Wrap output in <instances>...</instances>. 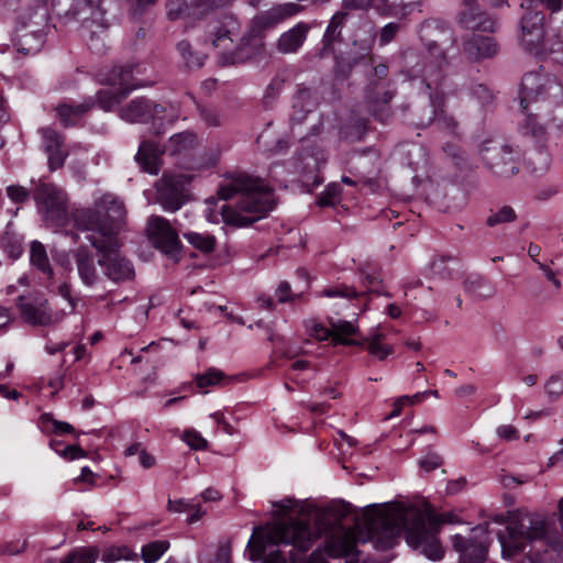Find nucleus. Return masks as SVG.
Wrapping results in <instances>:
<instances>
[{"label":"nucleus","instance_id":"1","mask_svg":"<svg viewBox=\"0 0 563 563\" xmlns=\"http://www.w3.org/2000/svg\"><path fill=\"white\" fill-rule=\"evenodd\" d=\"M452 512L437 515L432 510L417 507L396 508L390 506L366 507L355 518L353 528L344 532L339 549L329 548L330 556L353 554L357 543L372 542L379 551L391 549L404 530L407 543L432 561L443 558L444 551L437 534L442 523H456Z\"/></svg>","mask_w":563,"mask_h":563},{"label":"nucleus","instance_id":"2","mask_svg":"<svg viewBox=\"0 0 563 563\" xmlns=\"http://www.w3.org/2000/svg\"><path fill=\"white\" fill-rule=\"evenodd\" d=\"M218 194L222 200L238 195L235 206L223 203L220 216L224 223L245 227L265 217L275 206L273 192L265 183L245 174L233 177Z\"/></svg>","mask_w":563,"mask_h":563},{"label":"nucleus","instance_id":"3","mask_svg":"<svg viewBox=\"0 0 563 563\" xmlns=\"http://www.w3.org/2000/svg\"><path fill=\"white\" fill-rule=\"evenodd\" d=\"M124 203L111 194L98 198L92 208L74 212L75 227L97 251H106L117 242L115 236L125 223Z\"/></svg>","mask_w":563,"mask_h":563},{"label":"nucleus","instance_id":"4","mask_svg":"<svg viewBox=\"0 0 563 563\" xmlns=\"http://www.w3.org/2000/svg\"><path fill=\"white\" fill-rule=\"evenodd\" d=\"M351 507L345 503H334L314 515V527L303 520L278 523L269 533L273 542L291 543L298 552H307L322 534L334 531L350 515Z\"/></svg>","mask_w":563,"mask_h":563},{"label":"nucleus","instance_id":"5","mask_svg":"<svg viewBox=\"0 0 563 563\" xmlns=\"http://www.w3.org/2000/svg\"><path fill=\"white\" fill-rule=\"evenodd\" d=\"M506 530L507 537L498 534L504 558H511L523 551L527 542L541 540L548 532L544 517L522 510L509 516Z\"/></svg>","mask_w":563,"mask_h":563},{"label":"nucleus","instance_id":"6","mask_svg":"<svg viewBox=\"0 0 563 563\" xmlns=\"http://www.w3.org/2000/svg\"><path fill=\"white\" fill-rule=\"evenodd\" d=\"M46 27L47 11L45 8L21 12L12 40L18 53L24 56L38 53L45 42Z\"/></svg>","mask_w":563,"mask_h":563},{"label":"nucleus","instance_id":"7","mask_svg":"<svg viewBox=\"0 0 563 563\" xmlns=\"http://www.w3.org/2000/svg\"><path fill=\"white\" fill-rule=\"evenodd\" d=\"M33 199L47 228H60L68 221V196L52 184L40 180L33 189Z\"/></svg>","mask_w":563,"mask_h":563},{"label":"nucleus","instance_id":"8","mask_svg":"<svg viewBox=\"0 0 563 563\" xmlns=\"http://www.w3.org/2000/svg\"><path fill=\"white\" fill-rule=\"evenodd\" d=\"M481 158L490 173L501 179L511 178L520 170V151L501 141L484 142Z\"/></svg>","mask_w":563,"mask_h":563},{"label":"nucleus","instance_id":"9","mask_svg":"<svg viewBox=\"0 0 563 563\" xmlns=\"http://www.w3.org/2000/svg\"><path fill=\"white\" fill-rule=\"evenodd\" d=\"M562 86L542 68L527 73L521 80L520 104L528 110L533 104H543L553 97H561Z\"/></svg>","mask_w":563,"mask_h":563},{"label":"nucleus","instance_id":"10","mask_svg":"<svg viewBox=\"0 0 563 563\" xmlns=\"http://www.w3.org/2000/svg\"><path fill=\"white\" fill-rule=\"evenodd\" d=\"M445 31V23L439 20L424 21L420 26V38L430 54L435 58L437 65L432 64L416 67L412 66L413 76H422L426 79H432L438 71L448 65L446 56L439 49L438 37Z\"/></svg>","mask_w":563,"mask_h":563},{"label":"nucleus","instance_id":"11","mask_svg":"<svg viewBox=\"0 0 563 563\" xmlns=\"http://www.w3.org/2000/svg\"><path fill=\"white\" fill-rule=\"evenodd\" d=\"M191 180V175L164 173L156 183L157 201L165 210L177 211L184 205L185 190Z\"/></svg>","mask_w":563,"mask_h":563},{"label":"nucleus","instance_id":"12","mask_svg":"<svg viewBox=\"0 0 563 563\" xmlns=\"http://www.w3.org/2000/svg\"><path fill=\"white\" fill-rule=\"evenodd\" d=\"M118 244L114 242L106 251H98L100 257L98 264L103 268L104 275L114 283H122L134 277L132 263L121 256L117 251Z\"/></svg>","mask_w":563,"mask_h":563},{"label":"nucleus","instance_id":"13","mask_svg":"<svg viewBox=\"0 0 563 563\" xmlns=\"http://www.w3.org/2000/svg\"><path fill=\"white\" fill-rule=\"evenodd\" d=\"M148 233L155 246L170 257H175L179 251L177 232L163 217L153 216L148 220Z\"/></svg>","mask_w":563,"mask_h":563},{"label":"nucleus","instance_id":"14","mask_svg":"<svg viewBox=\"0 0 563 563\" xmlns=\"http://www.w3.org/2000/svg\"><path fill=\"white\" fill-rule=\"evenodd\" d=\"M488 525H481L474 528L472 531L475 534L487 533ZM452 545L456 552L460 553L461 563H482L486 559L487 547L482 540H477V536L472 538H465L460 534H455L452 538Z\"/></svg>","mask_w":563,"mask_h":563},{"label":"nucleus","instance_id":"15","mask_svg":"<svg viewBox=\"0 0 563 563\" xmlns=\"http://www.w3.org/2000/svg\"><path fill=\"white\" fill-rule=\"evenodd\" d=\"M544 16L541 12L528 11L520 21V42L525 49L538 52L544 38Z\"/></svg>","mask_w":563,"mask_h":563},{"label":"nucleus","instance_id":"16","mask_svg":"<svg viewBox=\"0 0 563 563\" xmlns=\"http://www.w3.org/2000/svg\"><path fill=\"white\" fill-rule=\"evenodd\" d=\"M18 307L24 320L33 325H48L63 318L64 314L53 316L46 300H36L20 296Z\"/></svg>","mask_w":563,"mask_h":563},{"label":"nucleus","instance_id":"17","mask_svg":"<svg viewBox=\"0 0 563 563\" xmlns=\"http://www.w3.org/2000/svg\"><path fill=\"white\" fill-rule=\"evenodd\" d=\"M162 104L154 103L144 97L130 101L120 110V115L131 123H144L151 119H155L157 114L164 112Z\"/></svg>","mask_w":563,"mask_h":563},{"label":"nucleus","instance_id":"18","mask_svg":"<svg viewBox=\"0 0 563 563\" xmlns=\"http://www.w3.org/2000/svg\"><path fill=\"white\" fill-rule=\"evenodd\" d=\"M77 274L81 283L88 287L95 286L100 280L93 254L86 246H80L71 252Z\"/></svg>","mask_w":563,"mask_h":563},{"label":"nucleus","instance_id":"19","mask_svg":"<svg viewBox=\"0 0 563 563\" xmlns=\"http://www.w3.org/2000/svg\"><path fill=\"white\" fill-rule=\"evenodd\" d=\"M165 150L161 148L157 143L144 140L139 146L135 161L143 172L151 175H157L162 166V155Z\"/></svg>","mask_w":563,"mask_h":563},{"label":"nucleus","instance_id":"20","mask_svg":"<svg viewBox=\"0 0 563 563\" xmlns=\"http://www.w3.org/2000/svg\"><path fill=\"white\" fill-rule=\"evenodd\" d=\"M300 9L301 7L299 4L292 2L276 4L258 13L254 18V22L262 29L274 27L283 21L296 15Z\"/></svg>","mask_w":563,"mask_h":563},{"label":"nucleus","instance_id":"21","mask_svg":"<svg viewBox=\"0 0 563 563\" xmlns=\"http://www.w3.org/2000/svg\"><path fill=\"white\" fill-rule=\"evenodd\" d=\"M300 9L301 7L299 4L292 2L276 4L258 13L254 18V22L262 29L274 27L283 21L296 15Z\"/></svg>","mask_w":563,"mask_h":563},{"label":"nucleus","instance_id":"22","mask_svg":"<svg viewBox=\"0 0 563 563\" xmlns=\"http://www.w3.org/2000/svg\"><path fill=\"white\" fill-rule=\"evenodd\" d=\"M278 525H275L263 536L262 540L254 541L253 538L249 541V547H252L251 550V560L257 561L263 560V563H286V559L275 550H269L268 547L284 544V542H273L269 539V533L273 529H275ZM285 545H292L291 543H285Z\"/></svg>","mask_w":563,"mask_h":563},{"label":"nucleus","instance_id":"23","mask_svg":"<svg viewBox=\"0 0 563 563\" xmlns=\"http://www.w3.org/2000/svg\"><path fill=\"white\" fill-rule=\"evenodd\" d=\"M463 48L467 57L472 60L490 58L498 52V45L493 37L479 34H473L465 40Z\"/></svg>","mask_w":563,"mask_h":563},{"label":"nucleus","instance_id":"24","mask_svg":"<svg viewBox=\"0 0 563 563\" xmlns=\"http://www.w3.org/2000/svg\"><path fill=\"white\" fill-rule=\"evenodd\" d=\"M135 70L137 74L140 73L137 66L130 64L114 66L107 76V84L118 86L120 91H122V97H126L134 88L143 86V84L135 80Z\"/></svg>","mask_w":563,"mask_h":563},{"label":"nucleus","instance_id":"25","mask_svg":"<svg viewBox=\"0 0 563 563\" xmlns=\"http://www.w3.org/2000/svg\"><path fill=\"white\" fill-rule=\"evenodd\" d=\"M87 10L90 11V15L82 16L81 30L84 36L92 42L95 37L106 32L108 24L99 5H93V3L89 1L86 3L85 8L80 9V12L85 14Z\"/></svg>","mask_w":563,"mask_h":563},{"label":"nucleus","instance_id":"26","mask_svg":"<svg viewBox=\"0 0 563 563\" xmlns=\"http://www.w3.org/2000/svg\"><path fill=\"white\" fill-rule=\"evenodd\" d=\"M95 107V98L89 97L82 102L60 103L56 107L57 115L60 123L65 126H74L78 121Z\"/></svg>","mask_w":563,"mask_h":563},{"label":"nucleus","instance_id":"27","mask_svg":"<svg viewBox=\"0 0 563 563\" xmlns=\"http://www.w3.org/2000/svg\"><path fill=\"white\" fill-rule=\"evenodd\" d=\"M318 103L319 97L314 90L299 87L294 96V113L291 119L297 122H302L306 115L317 108Z\"/></svg>","mask_w":563,"mask_h":563},{"label":"nucleus","instance_id":"28","mask_svg":"<svg viewBox=\"0 0 563 563\" xmlns=\"http://www.w3.org/2000/svg\"><path fill=\"white\" fill-rule=\"evenodd\" d=\"M536 110L542 112L550 131L563 130V91L561 97H553L543 104L537 106Z\"/></svg>","mask_w":563,"mask_h":563},{"label":"nucleus","instance_id":"29","mask_svg":"<svg viewBox=\"0 0 563 563\" xmlns=\"http://www.w3.org/2000/svg\"><path fill=\"white\" fill-rule=\"evenodd\" d=\"M308 33V26L305 23H298L292 29L280 35L277 42L279 53L289 54L297 52L303 44Z\"/></svg>","mask_w":563,"mask_h":563},{"label":"nucleus","instance_id":"30","mask_svg":"<svg viewBox=\"0 0 563 563\" xmlns=\"http://www.w3.org/2000/svg\"><path fill=\"white\" fill-rule=\"evenodd\" d=\"M463 287L466 294L477 300H487L495 296L496 286L481 275H470L463 280Z\"/></svg>","mask_w":563,"mask_h":563},{"label":"nucleus","instance_id":"31","mask_svg":"<svg viewBox=\"0 0 563 563\" xmlns=\"http://www.w3.org/2000/svg\"><path fill=\"white\" fill-rule=\"evenodd\" d=\"M260 53V45L256 40L243 37L240 45L230 53H223L221 60L223 64H240L249 60Z\"/></svg>","mask_w":563,"mask_h":563},{"label":"nucleus","instance_id":"32","mask_svg":"<svg viewBox=\"0 0 563 563\" xmlns=\"http://www.w3.org/2000/svg\"><path fill=\"white\" fill-rule=\"evenodd\" d=\"M523 111L527 113V118L520 123V132L522 135L530 136L536 142L544 141L550 131L547 121L544 123L539 122L538 117H540V113H534L532 107Z\"/></svg>","mask_w":563,"mask_h":563},{"label":"nucleus","instance_id":"33","mask_svg":"<svg viewBox=\"0 0 563 563\" xmlns=\"http://www.w3.org/2000/svg\"><path fill=\"white\" fill-rule=\"evenodd\" d=\"M30 261L47 279L53 278L54 271L51 266L46 249L41 242L33 241L31 243Z\"/></svg>","mask_w":563,"mask_h":563},{"label":"nucleus","instance_id":"34","mask_svg":"<svg viewBox=\"0 0 563 563\" xmlns=\"http://www.w3.org/2000/svg\"><path fill=\"white\" fill-rule=\"evenodd\" d=\"M196 144V134L190 131H185L170 136L165 151L170 155H179L190 151Z\"/></svg>","mask_w":563,"mask_h":563},{"label":"nucleus","instance_id":"35","mask_svg":"<svg viewBox=\"0 0 563 563\" xmlns=\"http://www.w3.org/2000/svg\"><path fill=\"white\" fill-rule=\"evenodd\" d=\"M330 327L332 328V340L333 343L343 344V345H355L356 341L349 339L354 335L357 331V328L350 321L343 320H330Z\"/></svg>","mask_w":563,"mask_h":563},{"label":"nucleus","instance_id":"36","mask_svg":"<svg viewBox=\"0 0 563 563\" xmlns=\"http://www.w3.org/2000/svg\"><path fill=\"white\" fill-rule=\"evenodd\" d=\"M166 13L170 21L185 18H202L205 14H198V10L192 7V2L188 4L187 0H167Z\"/></svg>","mask_w":563,"mask_h":563},{"label":"nucleus","instance_id":"37","mask_svg":"<svg viewBox=\"0 0 563 563\" xmlns=\"http://www.w3.org/2000/svg\"><path fill=\"white\" fill-rule=\"evenodd\" d=\"M459 266V261L452 256H438L430 263V271L433 277L440 279H452L454 276L455 267Z\"/></svg>","mask_w":563,"mask_h":563},{"label":"nucleus","instance_id":"38","mask_svg":"<svg viewBox=\"0 0 563 563\" xmlns=\"http://www.w3.org/2000/svg\"><path fill=\"white\" fill-rule=\"evenodd\" d=\"M460 22L466 29L481 30L484 32H494L496 27V22L493 19L482 14L475 15L471 12H462L460 14Z\"/></svg>","mask_w":563,"mask_h":563},{"label":"nucleus","instance_id":"39","mask_svg":"<svg viewBox=\"0 0 563 563\" xmlns=\"http://www.w3.org/2000/svg\"><path fill=\"white\" fill-rule=\"evenodd\" d=\"M169 542L166 540H156L143 545L141 551L142 560L145 563L156 562L167 550Z\"/></svg>","mask_w":563,"mask_h":563},{"label":"nucleus","instance_id":"40","mask_svg":"<svg viewBox=\"0 0 563 563\" xmlns=\"http://www.w3.org/2000/svg\"><path fill=\"white\" fill-rule=\"evenodd\" d=\"M184 238L188 241L192 247L199 250L202 253H210L213 251L216 245V239L210 234H202L198 232H185Z\"/></svg>","mask_w":563,"mask_h":563},{"label":"nucleus","instance_id":"41","mask_svg":"<svg viewBox=\"0 0 563 563\" xmlns=\"http://www.w3.org/2000/svg\"><path fill=\"white\" fill-rule=\"evenodd\" d=\"M434 110V120L435 124L443 130H448L450 133H456L459 123L455 122V120L449 115H446L442 109H438L442 106V98H439L438 96L432 97L431 99Z\"/></svg>","mask_w":563,"mask_h":563},{"label":"nucleus","instance_id":"42","mask_svg":"<svg viewBox=\"0 0 563 563\" xmlns=\"http://www.w3.org/2000/svg\"><path fill=\"white\" fill-rule=\"evenodd\" d=\"M346 15L347 14L344 12H336L332 16L323 36L325 46H330L334 41L338 40V37L341 34V27L346 19Z\"/></svg>","mask_w":563,"mask_h":563},{"label":"nucleus","instance_id":"43","mask_svg":"<svg viewBox=\"0 0 563 563\" xmlns=\"http://www.w3.org/2000/svg\"><path fill=\"white\" fill-rule=\"evenodd\" d=\"M0 246L9 254L12 258H18L23 251L21 240L9 231L0 238Z\"/></svg>","mask_w":563,"mask_h":563},{"label":"nucleus","instance_id":"44","mask_svg":"<svg viewBox=\"0 0 563 563\" xmlns=\"http://www.w3.org/2000/svg\"><path fill=\"white\" fill-rule=\"evenodd\" d=\"M124 98L125 97H122V91L100 90L96 96L95 102L97 101L99 107L104 111H110Z\"/></svg>","mask_w":563,"mask_h":563},{"label":"nucleus","instance_id":"45","mask_svg":"<svg viewBox=\"0 0 563 563\" xmlns=\"http://www.w3.org/2000/svg\"><path fill=\"white\" fill-rule=\"evenodd\" d=\"M305 329L307 333L318 341H324L332 338V328H327L316 319L305 321Z\"/></svg>","mask_w":563,"mask_h":563},{"label":"nucleus","instance_id":"46","mask_svg":"<svg viewBox=\"0 0 563 563\" xmlns=\"http://www.w3.org/2000/svg\"><path fill=\"white\" fill-rule=\"evenodd\" d=\"M224 379V374L220 369L212 367L202 374H198L196 376V384L198 388L203 389L206 387L217 385Z\"/></svg>","mask_w":563,"mask_h":563},{"label":"nucleus","instance_id":"47","mask_svg":"<svg viewBox=\"0 0 563 563\" xmlns=\"http://www.w3.org/2000/svg\"><path fill=\"white\" fill-rule=\"evenodd\" d=\"M42 134V145L45 152H51L54 148L62 147L64 144V137L55 130L51 128H43L40 130Z\"/></svg>","mask_w":563,"mask_h":563},{"label":"nucleus","instance_id":"48","mask_svg":"<svg viewBox=\"0 0 563 563\" xmlns=\"http://www.w3.org/2000/svg\"><path fill=\"white\" fill-rule=\"evenodd\" d=\"M516 218L517 214L515 210L510 206H504L498 211L492 213L487 218L486 223L488 227H495L501 223L512 222Z\"/></svg>","mask_w":563,"mask_h":563},{"label":"nucleus","instance_id":"49","mask_svg":"<svg viewBox=\"0 0 563 563\" xmlns=\"http://www.w3.org/2000/svg\"><path fill=\"white\" fill-rule=\"evenodd\" d=\"M544 389L549 398L559 399L563 395V372L553 374L547 380Z\"/></svg>","mask_w":563,"mask_h":563},{"label":"nucleus","instance_id":"50","mask_svg":"<svg viewBox=\"0 0 563 563\" xmlns=\"http://www.w3.org/2000/svg\"><path fill=\"white\" fill-rule=\"evenodd\" d=\"M322 296L329 297V298H345L351 299L357 297V291L347 285L341 284V285H334L330 286L328 288H324L321 291Z\"/></svg>","mask_w":563,"mask_h":563},{"label":"nucleus","instance_id":"51","mask_svg":"<svg viewBox=\"0 0 563 563\" xmlns=\"http://www.w3.org/2000/svg\"><path fill=\"white\" fill-rule=\"evenodd\" d=\"M177 49L185 59L188 67H201L203 64V59L201 56L196 55L192 49L191 45L186 42L181 41L177 44Z\"/></svg>","mask_w":563,"mask_h":563},{"label":"nucleus","instance_id":"52","mask_svg":"<svg viewBox=\"0 0 563 563\" xmlns=\"http://www.w3.org/2000/svg\"><path fill=\"white\" fill-rule=\"evenodd\" d=\"M233 0H192V7L198 10V14H208L213 9L224 7Z\"/></svg>","mask_w":563,"mask_h":563},{"label":"nucleus","instance_id":"53","mask_svg":"<svg viewBox=\"0 0 563 563\" xmlns=\"http://www.w3.org/2000/svg\"><path fill=\"white\" fill-rule=\"evenodd\" d=\"M183 440L194 450H205L208 446V442L202 435L196 430H186L183 434Z\"/></svg>","mask_w":563,"mask_h":563},{"label":"nucleus","instance_id":"54","mask_svg":"<svg viewBox=\"0 0 563 563\" xmlns=\"http://www.w3.org/2000/svg\"><path fill=\"white\" fill-rule=\"evenodd\" d=\"M48 156V168L54 172L64 165V162L68 155L62 147L54 148L51 152H46Z\"/></svg>","mask_w":563,"mask_h":563},{"label":"nucleus","instance_id":"55","mask_svg":"<svg viewBox=\"0 0 563 563\" xmlns=\"http://www.w3.org/2000/svg\"><path fill=\"white\" fill-rule=\"evenodd\" d=\"M7 195L14 203H23L30 197L27 189L19 185L8 186Z\"/></svg>","mask_w":563,"mask_h":563},{"label":"nucleus","instance_id":"56","mask_svg":"<svg viewBox=\"0 0 563 563\" xmlns=\"http://www.w3.org/2000/svg\"><path fill=\"white\" fill-rule=\"evenodd\" d=\"M367 350L372 355L376 356L379 360L386 358L394 351L393 346L379 343L377 340L369 341Z\"/></svg>","mask_w":563,"mask_h":563},{"label":"nucleus","instance_id":"57","mask_svg":"<svg viewBox=\"0 0 563 563\" xmlns=\"http://www.w3.org/2000/svg\"><path fill=\"white\" fill-rule=\"evenodd\" d=\"M42 419H43V421H47V422L52 423V426H53L52 432L55 434L63 435L66 433H73L75 431L74 427L70 423L65 422V421L54 420L48 415H43Z\"/></svg>","mask_w":563,"mask_h":563},{"label":"nucleus","instance_id":"58","mask_svg":"<svg viewBox=\"0 0 563 563\" xmlns=\"http://www.w3.org/2000/svg\"><path fill=\"white\" fill-rule=\"evenodd\" d=\"M129 552L128 548H110L103 551L102 561L106 563H112L119 561L120 559H129L126 553Z\"/></svg>","mask_w":563,"mask_h":563},{"label":"nucleus","instance_id":"59","mask_svg":"<svg viewBox=\"0 0 563 563\" xmlns=\"http://www.w3.org/2000/svg\"><path fill=\"white\" fill-rule=\"evenodd\" d=\"M398 31H399V24L394 23V22L386 24L380 31V35H379L380 45H386L389 42H391L395 38V36L397 35Z\"/></svg>","mask_w":563,"mask_h":563},{"label":"nucleus","instance_id":"60","mask_svg":"<svg viewBox=\"0 0 563 563\" xmlns=\"http://www.w3.org/2000/svg\"><path fill=\"white\" fill-rule=\"evenodd\" d=\"M364 284L368 287L369 292L390 297V295L388 292L383 291L382 280L377 276L366 274L364 277Z\"/></svg>","mask_w":563,"mask_h":563},{"label":"nucleus","instance_id":"61","mask_svg":"<svg viewBox=\"0 0 563 563\" xmlns=\"http://www.w3.org/2000/svg\"><path fill=\"white\" fill-rule=\"evenodd\" d=\"M231 31L225 27H220L216 33L212 40V44L214 47L227 48L230 43H232V38L230 36Z\"/></svg>","mask_w":563,"mask_h":563},{"label":"nucleus","instance_id":"62","mask_svg":"<svg viewBox=\"0 0 563 563\" xmlns=\"http://www.w3.org/2000/svg\"><path fill=\"white\" fill-rule=\"evenodd\" d=\"M442 459L438 454H429L428 456L419 460V465L427 472L433 471L441 466Z\"/></svg>","mask_w":563,"mask_h":563},{"label":"nucleus","instance_id":"63","mask_svg":"<svg viewBox=\"0 0 563 563\" xmlns=\"http://www.w3.org/2000/svg\"><path fill=\"white\" fill-rule=\"evenodd\" d=\"M200 117L208 126L220 125V118L214 109L200 108Z\"/></svg>","mask_w":563,"mask_h":563},{"label":"nucleus","instance_id":"64","mask_svg":"<svg viewBox=\"0 0 563 563\" xmlns=\"http://www.w3.org/2000/svg\"><path fill=\"white\" fill-rule=\"evenodd\" d=\"M442 150L456 165L464 158L462 150L454 143H446L443 145Z\"/></svg>","mask_w":563,"mask_h":563}]
</instances>
